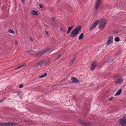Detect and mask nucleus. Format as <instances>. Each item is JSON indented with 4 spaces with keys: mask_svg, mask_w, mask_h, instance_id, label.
Returning a JSON list of instances; mask_svg holds the SVG:
<instances>
[{
    "mask_svg": "<svg viewBox=\"0 0 126 126\" xmlns=\"http://www.w3.org/2000/svg\"><path fill=\"white\" fill-rule=\"evenodd\" d=\"M56 60H57L59 59L61 57V55L60 54H59L58 55L56 56Z\"/></svg>",
    "mask_w": 126,
    "mask_h": 126,
    "instance_id": "obj_27",
    "label": "nucleus"
},
{
    "mask_svg": "<svg viewBox=\"0 0 126 126\" xmlns=\"http://www.w3.org/2000/svg\"><path fill=\"white\" fill-rule=\"evenodd\" d=\"M113 37L112 35H110L108 37V39L106 43V45L108 46L110 45L113 43Z\"/></svg>",
    "mask_w": 126,
    "mask_h": 126,
    "instance_id": "obj_6",
    "label": "nucleus"
},
{
    "mask_svg": "<svg viewBox=\"0 0 126 126\" xmlns=\"http://www.w3.org/2000/svg\"><path fill=\"white\" fill-rule=\"evenodd\" d=\"M44 61H39L36 64L33 66V67L34 68H39L41 67L44 65Z\"/></svg>",
    "mask_w": 126,
    "mask_h": 126,
    "instance_id": "obj_3",
    "label": "nucleus"
},
{
    "mask_svg": "<svg viewBox=\"0 0 126 126\" xmlns=\"http://www.w3.org/2000/svg\"><path fill=\"white\" fill-rule=\"evenodd\" d=\"M119 32L118 30H115L114 31V33L115 34H118Z\"/></svg>",
    "mask_w": 126,
    "mask_h": 126,
    "instance_id": "obj_26",
    "label": "nucleus"
},
{
    "mask_svg": "<svg viewBox=\"0 0 126 126\" xmlns=\"http://www.w3.org/2000/svg\"><path fill=\"white\" fill-rule=\"evenodd\" d=\"M60 30L61 31H63L64 32H65V31L62 28H61L60 29Z\"/></svg>",
    "mask_w": 126,
    "mask_h": 126,
    "instance_id": "obj_30",
    "label": "nucleus"
},
{
    "mask_svg": "<svg viewBox=\"0 0 126 126\" xmlns=\"http://www.w3.org/2000/svg\"><path fill=\"white\" fill-rule=\"evenodd\" d=\"M44 32L46 33L47 34H48V32L46 30H45L44 31Z\"/></svg>",
    "mask_w": 126,
    "mask_h": 126,
    "instance_id": "obj_34",
    "label": "nucleus"
},
{
    "mask_svg": "<svg viewBox=\"0 0 126 126\" xmlns=\"http://www.w3.org/2000/svg\"><path fill=\"white\" fill-rule=\"evenodd\" d=\"M101 1V0H97V2L96 3L95 7L97 10L98 9Z\"/></svg>",
    "mask_w": 126,
    "mask_h": 126,
    "instance_id": "obj_11",
    "label": "nucleus"
},
{
    "mask_svg": "<svg viewBox=\"0 0 126 126\" xmlns=\"http://www.w3.org/2000/svg\"><path fill=\"white\" fill-rule=\"evenodd\" d=\"M75 55H74L73 56L74 60H72V61L70 62V64H72L74 62L75 60Z\"/></svg>",
    "mask_w": 126,
    "mask_h": 126,
    "instance_id": "obj_25",
    "label": "nucleus"
},
{
    "mask_svg": "<svg viewBox=\"0 0 126 126\" xmlns=\"http://www.w3.org/2000/svg\"><path fill=\"white\" fill-rule=\"evenodd\" d=\"M1 102V101H0V103Z\"/></svg>",
    "mask_w": 126,
    "mask_h": 126,
    "instance_id": "obj_41",
    "label": "nucleus"
},
{
    "mask_svg": "<svg viewBox=\"0 0 126 126\" xmlns=\"http://www.w3.org/2000/svg\"><path fill=\"white\" fill-rule=\"evenodd\" d=\"M8 31L9 32L12 33H14V32L12 30L10 29L8 30Z\"/></svg>",
    "mask_w": 126,
    "mask_h": 126,
    "instance_id": "obj_24",
    "label": "nucleus"
},
{
    "mask_svg": "<svg viewBox=\"0 0 126 126\" xmlns=\"http://www.w3.org/2000/svg\"><path fill=\"white\" fill-rule=\"evenodd\" d=\"M18 124L17 123H16L14 122H9L7 123L6 122H3L0 123V125L1 126H14L17 125Z\"/></svg>",
    "mask_w": 126,
    "mask_h": 126,
    "instance_id": "obj_2",
    "label": "nucleus"
},
{
    "mask_svg": "<svg viewBox=\"0 0 126 126\" xmlns=\"http://www.w3.org/2000/svg\"><path fill=\"white\" fill-rule=\"evenodd\" d=\"M81 26L79 25L72 32L70 36L72 37H76L81 30Z\"/></svg>",
    "mask_w": 126,
    "mask_h": 126,
    "instance_id": "obj_1",
    "label": "nucleus"
},
{
    "mask_svg": "<svg viewBox=\"0 0 126 126\" xmlns=\"http://www.w3.org/2000/svg\"><path fill=\"white\" fill-rule=\"evenodd\" d=\"M114 60V59H108L107 61V62L108 63H110L112 62Z\"/></svg>",
    "mask_w": 126,
    "mask_h": 126,
    "instance_id": "obj_22",
    "label": "nucleus"
},
{
    "mask_svg": "<svg viewBox=\"0 0 126 126\" xmlns=\"http://www.w3.org/2000/svg\"><path fill=\"white\" fill-rule=\"evenodd\" d=\"M23 85L21 84L19 85V88H21L23 87Z\"/></svg>",
    "mask_w": 126,
    "mask_h": 126,
    "instance_id": "obj_31",
    "label": "nucleus"
},
{
    "mask_svg": "<svg viewBox=\"0 0 126 126\" xmlns=\"http://www.w3.org/2000/svg\"><path fill=\"white\" fill-rule=\"evenodd\" d=\"M102 19L100 20V25L98 27V28L99 29H100L101 28L102 29L104 28L106 25V20L105 19L102 20Z\"/></svg>",
    "mask_w": 126,
    "mask_h": 126,
    "instance_id": "obj_5",
    "label": "nucleus"
},
{
    "mask_svg": "<svg viewBox=\"0 0 126 126\" xmlns=\"http://www.w3.org/2000/svg\"><path fill=\"white\" fill-rule=\"evenodd\" d=\"M94 85V84L93 83H91V84H90V86H93V85Z\"/></svg>",
    "mask_w": 126,
    "mask_h": 126,
    "instance_id": "obj_36",
    "label": "nucleus"
},
{
    "mask_svg": "<svg viewBox=\"0 0 126 126\" xmlns=\"http://www.w3.org/2000/svg\"><path fill=\"white\" fill-rule=\"evenodd\" d=\"M99 21V20H96L94 22L91 24V26L89 29V30L91 31L97 25V24L98 23Z\"/></svg>",
    "mask_w": 126,
    "mask_h": 126,
    "instance_id": "obj_7",
    "label": "nucleus"
},
{
    "mask_svg": "<svg viewBox=\"0 0 126 126\" xmlns=\"http://www.w3.org/2000/svg\"><path fill=\"white\" fill-rule=\"evenodd\" d=\"M31 14L35 15H38V14L37 12L35 10H33L32 11Z\"/></svg>",
    "mask_w": 126,
    "mask_h": 126,
    "instance_id": "obj_15",
    "label": "nucleus"
},
{
    "mask_svg": "<svg viewBox=\"0 0 126 126\" xmlns=\"http://www.w3.org/2000/svg\"><path fill=\"white\" fill-rule=\"evenodd\" d=\"M39 6L40 8H42L43 6L41 4H40L39 5Z\"/></svg>",
    "mask_w": 126,
    "mask_h": 126,
    "instance_id": "obj_29",
    "label": "nucleus"
},
{
    "mask_svg": "<svg viewBox=\"0 0 126 126\" xmlns=\"http://www.w3.org/2000/svg\"><path fill=\"white\" fill-rule=\"evenodd\" d=\"M97 63L96 61H94L92 62L91 63L90 69L92 70H94L97 66Z\"/></svg>",
    "mask_w": 126,
    "mask_h": 126,
    "instance_id": "obj_9",
    "label": "nucleus"
},
{
    "mask_svg": "<svg viewBox=\"0 0 126 126\" xmlns=\"http://www.w3.org/2000/svg\"><path fill=\"white\" fill-rule=\"evenodd\" d=\"M122 91V89H119L117 92H116V94H115V95H119L121 93Z\"/></svg>",
    "mask_w": 126,
    "mask_h": 126,
    "instance_id": "obj_16",
    "label": "nucleus"
},
{
    "mask_svg": "<svg viewBox=\"0 0 126 126\" xmlns=\"http://www.w3.org/2000/svg\"><path fill=\"white\" fill-rule=\"evenodd\" d=\"M6 99V98H3L2 99H1V100H0V101H1V102L2 101H4Z\"/></svg>",
    "mask_w": 126,
    "mask_h": 126,
    "instance_id": "obj_28",
    "label": "nucleus"
},
{
    "mask_svg": "<svg viewBox=\"0 0 126 126\" xmlns=\"http://www.w3.org/2000/svg\"><path fill=\"white\" fill-rule=\"evenodd\" d=\"M27 52L31 55H33L35 53V52L33 50H30L27 51Z\"/></svg>",
    "mask_w": 126,
    "mask_h": 126,
    "instance_id": "obj_14",
    "label": "nucleus"
},
{
    "mask_svg": "<svg viewBox=\"0 0 126 126\" xmlns=\"http://www.w3.org/2000/svg\"><path fill=\"white\" fill-rule=\"evenodd\" d=\"M51 19L52 21H54L55 19H54V17H51Z\"/></svg>",
    "mask_w": 126,
    "mask_h": 126,
    "instance_id": "obj_33",
    "label": "nucleus"
},
{
    "mask_svg": "<svg viewBox=\"0 0 126 126\" xmlns=\"http://www.w3.org/2000/svg\"><path fill=\"white\" fill-rule=\"evenodd\" d=\"M47 75V73H45L44 74H43V75H41V76H40L39 77V78H43L45 77H46Z\"/></svg>",
    "mask_w": 126,
    "mask_h": 126,
    "instance_id": "obj_21",
    "label": "nucleus"
},
{
    "mask_svg": "<svg viewBox=\"0 0 126 126\" xmlns=\"http://www.w3.org/2000/svg\"><path fill=\"white\" fill-rule=\"evenodd\" d=\"M71 80L72 82L75 83H78L79 81V80L77 79L74 77H72L71 78Z\"/></svg>",
    "mask_w": 126,
    "mask_h": 126,
    "instance_id": "obj_12",
    "label": "nucleus"
},
{
    "mask_svg": "<svg viewBox=\"0 0 126 126\" xmlns=\"http://www.w3.org/2000/svg\"><path fill=\"white\" fill-rule=\"evenodd\" d=\"M74 26V25L72 26L71 27L69 26V27H68V31L67 32V33H69L70 31L72 30V29L73 27Z\"/></svg>",
    "mask_w": 126,
    "mask_h": 126,
    "instance_id": "obj_17",
    "label": "nucleus"
},
{
    "mask_svg": "<svg viewBox=\"0 0 126 126\" xmlns=\"http://www.w3.org/2000/svg\"><path fill=\"white\" fill-rule=\"evenodd\" d=\"M113 97H111V98H110L109 99H108V100L109 101H110L111 100H112V99H113Z\"/></svg>",
    "mask_w": 126,
    "mask_h": 126,
    "instance_id": "obj_32",
    "label": "nucleus"
},
{
    "mask_svg": "<svg viewBox=\"0 0 126 126\" xmlns=\"http://www.w3.org/2000/svg\"><path fill=\"white\" fill-rule=\"evenodd\" d=\"M119 123L123 126H126V118L125 117L119 120Z\"/></svg>",
    "mask_w": 126,
    "mask_h": 126,
    "instance_id": "obj_8",
    "label": "nucleus"
},
{
    "mask_svg": "<svg viewBox=\"0 0 126 126\" xmlns=\"http://www.w3.org/2000/svg\"><path fill=\"white\" fill-rule=\"evenodd\" d=\"M115 78V77L114 76V77H113V78Z\"/></svg>",
    "mask_w": 126,
    "mask_h": 126,
    "instance_id": "obj_40",
    "label": "nucleus"
},
{
    "mask_svg": "<svg viewBox=\"0 0 126 126\" xmlns=\"http://www.w3.org/2000/svg\"><path fill=\"white\" fill-rule=\"evenodd\" d=\"M23 3H24V0H20Z\"/></svg>",
    "mask_w": 126,
    "mask_h": 126,
    "instance_id": "obj_35",
    "label": "nucleus"
},
{
    "mask_svg": "<svg viewBox=\"0 0 126 126\" xmlns=\"http://www.w3.org/2000/svg\"><path fill=\"white\" fill-rule=\"evenodd\" d=\"M30 40L31 41H32L33 40V39L31 38H30Z\"/></svg>",
    "mask_w": 126,
    "mask_h": 126,
    "instance_id": "obj_37",
    "label": "nucleus"
},
{
    "mask_svg": "<svg viewBox=\"0 0 126 126\" xmlns=\"http://www.w3.org/2000/svg\"><path fill=\"white\" fill-rule=\"evenodd\" d=\"M50 63L49 60L48 59L46 60L45 61H44V65L46 66L48 64Z\"/></svg>",
    "mask_w": 126,
    "mask_h": 126,
    "instance_id": "obj_20",
    "label": "nucleus"
},
{
    "mask_svg": "<svg viewBox=\"0 0 126 126\" xmlns=\"http://www.w3.org/2000/svg\"><path fill=\"white\" fill-rule=\"evenodd\" d=\"M49 48H46V49L44 50H42L40 51L39 52L36 53L35 54L36 56L39 55V56H41L43 54L45 53H46L48 52L49 49Z\"/></svg>",
    "mask_w": 126,
    "mask_h": 126,
    "instance_id": "obj_4",
    "label": "nucleus"
},
{
    "mask_svg": "<svg viewBox=\"0 0 126 126\" xmlns=\"http://www.w3.org/2000/svg\"><path fill=\"white\" fill-rule=\"evenodd\" d=\"M26 65V64H23L22 65H20L18 67H16L15 68V69L16 70L17 69H18L19 68H21V67H23L24 66H25Z\"/></svg>",
    "mask_w": 126,
    "mask_h": 126,
    "instance_id": "obj_19",
    "label": "nucleus"
},
{
    "mask_svg": "<svg viewBox=\"0 0 126 126\" xmlns=\"http://www.w3.org/2000/svg\"><path fill=\"white\" fill-rule=\"evenodd\" d=\"M56 85H55L54 84L52 85V87H54Z\"/></svg>",
    "mask_w": 126,
    "mask_h": 126,
    "instance_id": "obj_38",
    "label": "nucleus"
},
{
    "mask_svg": "<svg viewBox=\"0 0 126 126\" xmlns=\"http://www.w3.org/2000/svg\"><path fill=\"white\" fill-rule=\"evenodd\" d=\"M80 122L83 126H91V124L90 122L85 123L83 121L80 120Z\"/></svg>",
    "mask_w": 126,
    "mask_h": 126,
    "instance_id": "obj_10",
    "label": "nucleus"
},
{
    "mask_svg": "<svg viewBox=\"0 0 126 126\" xmlns=\"http://www.w3.org/2000/svg\"><path fill=\"white\" fill-rule=\"evenodd\" d=\"M84 37V34L83 33H81L79 36V40H81Z\"/></svg>",
    "mask_w": 126,
    "mask_h": 126,
    "instance_id": "obj_18",
    "label": "nucleus"
},
{
    "mask_svg": "<svg viewBox=\"0 0 126 126\" xmlns=\"http://www.w3.org/2000/svg\"><path fill=\"white\" fill-rule=\"evenodd\" d=\"M15 44L16 45H17V43L16 41L15 42Z\"/></svg>",
    "mask_w": 126,
    "mask_h": 126,
    "instance_id": "obj_39",
    "label": "nucleus"
},
{
    "mask_svg": "<svg viewBox=\"0 0 126 126\" xmlns=\"http://www.w3.org/2000/svg\"><path fill=\"white\" fill-rule=\"evenodd\" d=\"M123 82V79L122 78L120 77L118 79L115 83L116 84H119L122 83Z\"/></svg>",
    "mask_w": 126,
    "mask_h": 126,
    "instance_id": "obj_13",
    "label": "nucleus"
},
{
    "mask_svg": "<svg viewBox=\"0 0 126 126\" xmlns=\"http://www.w3.org/2000/svg\"><path fill=\"white\" fill-rule=\"evenodd\" d=\"M115 41L116 42H118L120 40V39L118 37H115L114 39Z\"/></svg>",
    "mask_w": 126,
    "mask_h": 126,
    "instance_id": "obj_23",
    "label": "nucleus"
}]
</instances>
